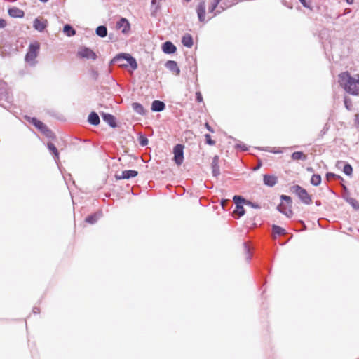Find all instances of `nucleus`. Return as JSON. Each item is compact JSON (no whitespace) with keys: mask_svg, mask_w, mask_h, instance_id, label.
Wrapping results in <instances>:
<instances>
[{"mask_svg":"<svg viewBox=\"0 0 359 359\" xmlns=\"http://www.w3.org/2000/svg\"><path fill=\"white\" fill-rule=\"evenodd\" d=\"M32 311H33V313L34 314L39 313V309L37 308V307H34Z\"/></svg>","mask_w":359,"mask_h":359,"instance_id":"603ef678","label":"nucleus"},{"mask_svg":"<svg viewBox=\"0 0 359 359\" xmlns=\"http://www.w3.org/2000/svg\"><path fill=\"white\" fill-rule=\"evenodd\" d=\"M101 115L104 121L109 124V126L113 128L117 127V123L114 116L107 113H102Z\"/></svg>","mask_w":359,"mask_h":359,"instance_id":"f8f14e48","label":"nucleus"},{"mask_svg":"<svg viewBox=\"0 0 359 359\" xmlns=\"http://www.w3.org/2000/svg\"><path fill=\"white\" fill-rule=\"evenodd\" d=\"M205 139L206 144L213 146L215 144V141L212 140L210 134L205 135Z\"/></svg>","mask_w":359,"mask_h":359,"instance_id":"ea45409f","label":"nucleus"},{"mask_svg":"<svg viewBox=\"0 0 359 359\" xmlns=\"http://www.w3.org/2000/svg\"><path fill=\"white\" fill-rule=\"evenodd\" d=\"M236 149H241V151H246L248 150V147L245 144H243V143L237 144L236 145Z\"/></svg>","mask_w":359,"mask_h":359,"instance_id":"37998d69","label":"nucleus"},{"mask_svg":"<svg viewBox=\"0 0 359 359\" xmlns=\"http://www.w3.org/2000/svg\"><path fill=\"white\" fill-rule=\"evenodd\" d=\"M184 146L181 144H176L173 148V161L177 165H182L184 161Z\"/></svg>","mask_w":359,"mask_h":359,"instance_id":"423d86ee","label":"nucleus"},{"mask_svg":"<svg viewBox=\"0 0 359 359\" xmlns=\"http://www.w3.org/2000/svg\"><path fill=\"white\" fill-rule=\"evenodd\" d=\"M90 74H91L92 78L95 80L98 78V76H99L98 72L95 69H92Z\"/></svg>","mask_w":359,"mask_h":359,"instance_id":"a18cd8bd","label":"nucleus"},{"mask_svg":"<svg viewBox=\"0 0 359 359\" xmlns=\"http://www.w3.org/2000/svg\"><path fill=\"white\" fill-rule=\"evenodd\" d=\"M132 108L134 111L140 115H144L146 111L142 104L138 102H133L132 104Z\"/></svg>","mask_w":359,"mask_h":359,"instance_id":"393cba45","label":"nucleus"},{"mask_svg":"<svg viewBox=\"0 0 359 359\" xmlns=\"http://www.w3.org/2000/svg\"><path fill=\"white\" fill-rule=\"evenodd\" d=\"M47 147L48 150L53 154L55 160L57 161L59 159V151L54 144L48 142Z\"/></svg>","mask_w":359,"mask_h":359,"instance_id":"a878e982","label":"nucleus"},{"mask_svg":"<svg viewBox=\"0 0 359 359\" xmlns=\"http://www.w3.org/2000/svg\"><path fill=\"white\" fill-rule=\"evenodd\" d=\"M138 172L134 170H123L121 175H116L117 180H129L137 176Z\"/></svg>","mask_w":359,"mask_h":359,"instance_id":"9b49d317","label":"nucleus"},{"mask_svg":"<svg viewBox=\"0 0 359 359\" xmlns=\"http://www.w3.org/2000/svg\"><path fill=\"white\" fill-rule=\"evenodd\" d=\"M111 64H118L121 67L130 66L133 70L137 68L136 60L128 53H119L116 55L110 62Z\"/></svg>","mask_w":359,"mask_h":359,"instance_id":"f03ea898","label":"nucleus"},{"mask_svg":"<svg viewBox=\"0 0 359 359\" xmlns=\"http://www.w3.org/2000/svg\"><path fill=\"white\" fill-rule=\"evenodd\" d=\"M300 3L302 4V6L305 8H310V5L306 1V0H299Z\"/></svg>","mask_w":359,"mask_h":359,"instance_id":"de8ad7c7","label":"nucleus"},{"mask_svg":"<svg viewBox=\"0 0 359 359\" xmlns=\"http://www.w3.org/2000/svg\"><path fill=\"white\" fill-rule=\"evenodd\" d=\"M6 26V22L5 20L0 18V28H4Z\"/></svg>","mask_w":359,"mask_h":359,"instance_id":"09e8293b","label":"nucleus"},{"mask_svg":"<svg viewBox=\"0 0 359 359\" xmlns=\"http://www.w3.org/2000/svg\"><path fill=\"white\" fill-rule=\"evenodd\" d=\"M329 130V127L327 126V124H325L322 130L320 131L321 136L324 135L327 130Z\"/></svg>","mask_w":359,"mask_h":359,"instance_id":"49530a36","label":"nucleus"},{"mask_svg":"<svg viewBox=\"0 0 359 359\" xmlns=\"http://www.w3.org/2000/svg\"><path fill=\"white\" fill-rule=\"evenodd\" d=\"M272 232L275 235L278 236L284 235L286 233L285 230L283 228L276 224L272 225Z\"/></svg>","mask_w":359,"mask_h":359,"instance_id":"7c9ffc66","label":"nucleus"},{"mask_svg":"<svg viewBox=\"0 0 359 359\" xmlns=\"http://www.w3.org/2000/svg\"><path fill=\"white\" fill-rule=\"evenodd\" d=\"M116 28L121 29L123 34H128L130 30V25L125 18H121L116 24Z\"/></svg>","mask_w":359,"mask_h":359,"instance_id":"1a4fd4ad","label":"nucleus"},{"mask_svg":"<svg viewBox=\"0 0 359 359\" xmlns=\"http://www.w3.org/2000/svg\"><path fill=\"white\" fill-rule=\"evenodd\" d=\"M291 157H292V160H294V161H297V160L306 161V156L302 151H295V152L292 153Z\"/></svg>","mask_w":359,"mask_h":359,"instance_id":"c756f323","label":"nucleus"},{"mask_svg":"<svg viewBox=\"0 0 359 359\" xmlns=\"http://www.w3.org/2000/svg\"><path fill=\"white\" fill-rule=\"evenodd\" d=\"M161 0H158V2H160ZM160 8V4H157V0H151V15L152 16L156 15V13L158 11Z\"/></svg>","mask_w":359,"mask_h":359,"instance_id":"c85d7f7f","label":"nucleus"},{"mask_svg":"<svg viewBox=\"0 0 359 359\" xmlns=\"http://www.w3.org/2000/svg\"><path fill=\"white\" fill-rule=\"evenodd\" d=\"M138 141H139V144L142 147L147 145L149 143V140H148L147 137L144 135H140L139 136Z\"/></svg>","mask_w":359,"mask_h":359,"instance_id":"e433bc0d","label":"nucleus"},{"mask_svg":"<svg viewBox=\"0 0 359 359\" xmlns=\"http://www.w3.org/2000/svg\"><path fill=\"white\" fill-rule=\"evenodd\" d=\"M88 121L90 124L93 126H97L100 123V119L98 114L96 112L92 111L88 115Z\"/></svg>","mask_w":359,"mask_h":359,"instance_id":"412c9836","label":"nucleus"},{"mask_svg":"<svg viewBox=\"0 0 359 359\" xmlns=\"http://www.w3.org/2000/svg\"><path fill=\"white\" fill-rule=\"evenodd\" d=\"M47 20L42 21L39 18H36L33 22V27L36 30L42 32L47 27Z\"/></svg>","mask_w":359,"mask_h":359,"instance_id":"f3484780","label":"nucleus"},{"mask_svg":"<svg viewBox=\"0 0 359 359\" xmlns=\"http://www.w3.org/2000/svg\"><path fill=\"white\" fill-rule=\"evenodd\" d=\"M8 15L12 18H23L25 13L22 10L17 8V7H12L8 9Z\"/></svg>","mask_w":359,"mask_h":359,"instance_id":"6ab92c4d","label":"nucleus"},{"mask_svg":"<svg viewBox=\"0 0 359 359\" xmlns=\"http://www.w3.org/2000/svg\"><path fill=\"white\" fill-rule=\"evenodd\" d=\"M338 82L348 93L353 95L359 94V75L352 77L348 72H344L339 74Z\"/></svg>","mask_w":359,"mask_h":359,"instance_id":"f257e3e1","label":"nucleus"},{"mask_svg":"<svg viewBox=\"0 0 359 359\" xmlns=\"http://www.w3.org/2000/svg\"><path fill=\"white\" fill-rule=\"evenodd\" d=\"M245 205L255 209L261 208V206L258 203H255L248 200H245Z\"/></svg>","mask_w":359,"mask_h":359,"instance_id":"58836bf2","label":"nucleus"},{"mask_svg":"<svg viewBox=\"0 0 359 359\" xmlns=\"http://www.w3.org/2000/svg\"><path fill=\"white\" fill-rule=\"evenodd\" d=\"M233 201L236 204V208L233 211V213L237 215L238 217L243 216L245 213V211L243 204L245 205V199L241 196L236 195L233 196Z\"/></svg>","mask_w":359,"mask_h":359,"instance_id":"39448f33","label":"nucleus"},{"mask_svg":"<svg viewBox=\"0 0 359 359\" xmlns=\"http://www.w3.org/2000/svg\"><path fill=\"white\" fill-rule=\"evenodd\" d=\"M77 55L81 58L91 59L93 60H96L97 58L96 53L90 48L87 47L81 48L78 51Z\"/></svg>","mask_w":359,"mask_h":359,"instance_id":"0eeeda50","label":"nucleus"},{"mask_svg":"<svg viewBox=\"0 0 359 359\" xmlns=\"http://www.w3.org/2000/svg\"><path fill=\"white\" fill-rule=\"evenodd\" d=\"M165 67L176 75H179L180 74V69L177 65V63L174 60L167 61L165 64Z\"/></svg>","mask_w":359,"mask_h":359,"instance_id":"2eb2a0df","label":"nucleus"},{"mask_svg":"<svg viewBox=\"0 0 359 359\" xmlns=\"http://www.w3.org/2000/svg\"><path fill=\"white\" fill-rule=\"evenodd\" d=\"M205 126L208 130H209L211 133L214 132L212 128L208 123H206Z\"/></svg>","mask_w":359,"mask_h":359,"instance_id":"3c124183","label":"nucleus"},{"mask_svg":"<svg viewBox=\"0 0 359 359\" xmlns=\"http://www.w3.org/2000/svg\"><path fill=\"white\" fill-rule=\"evenodd\" d=\"M301 223L302 224V225L304 226V229H306V226L305 224L304 223V222L301 221Z\"/></svg>","mask_w":359,"mask_h":359,"instance_id":"13d9d810","label":"nucleus"},{"mask_svg":"<svg viewBox=\"0 0 359 359\" xmlns=\"http://www.w3.org/2000/svg\"><path fill=\"white\" fill-rule=\"evenodd\" d=\"M345 102V106H346V109L349 110V109H350V108H349V107H348V104L347 103V101H346V100H345V102Z\"/></svg>","mask_w":359,"mask_h":359,"instance_id":"5fc2aeb1","label":"nucleus"},{"mask_svg":"<svg viewBox=\"0 0 359 359\" xmlns=\"http://www.w3.org/2000/svg\"><path fill=\"white\" fill-rule=\"evenodd\" d=\"M227 203V200H225V199H222V201H221V205L222 206V208H224V204Z\"/></svg>","mask_w":359,"mask_h":359,"instance_id":"864d4df0","label":"nucleus"},{"mask_svg":"<svg viewBox=\"0 0 359 359\" xmlns=\"http://www.w3.org/2000/svg\"><path fill=\"white\" fill-rule=\"evenodd\" d=\"M280 199H281V201H285L289 207L292 206V198L290 196H288L286 195H281Z\"/></svg>","mask_w":359,"mask_h":359,"instance_id":"4c0bfd02","label":"nucleus"},{"mask_svg":"<svg viewBox=\"0 0 359 359\" xmlns=\"http://www.w3.org/2000/svg\"><path fill=\"white\" fill-rule=\"evenodd\" d=\"M63 32L67 36H72L76 34V30L72 27V25L66 24L63 27Z\"/></svg>","mask_w":359,"mask_h":359,"instance_id":"bb28decb","label":"nucleus"},{"mask_svg":"<svg viewBox=\"0 0 359 359\" xmlns=\"http://www.w3.org/2000/svg\"><path fill=\"white\" fill-rule=\"evenodd\" d=\"M39 49L40 45L38 42L32 43L28 47L27 52L25 57V60L31 67H34L37 63L36 58L39 55Z\"/></svg>","mask_w":359,"mask_h":359,"instance_id":"7ed1b4c3","label":"nucleus"},{"mask_svg":"<svg viewBox=\"0 0 359 359\" xmlns=\"http://www.w3.org/2000/svg\"><path fill=\"white\" fill-rule=\"evenodd\" d=\"M95 33L100 37L104 38L107 35V28L104 25H100L96 28Z\"/></svg>","mask_w":359,"mask_h":359,"instance_id":"cd10ccee","label":"nucleus"},{"mask_svg":"<svg viewBox=\"0 0 359 359\" xmlns=\"http://www.w3.org/2000/svg\"><path fill=\"white\" fill-rule=\"evenodd\" d=\"M264 184L269 187H273L278 182V178L274 175H264L263 177Z\"/></svg>","mask_w":359,"mask_h":359,"instance_id":"4468645a","label":"nucleus"},{"mask_svg":"<svg viewBox=\"0 0 359 359\" xmlns=\"http://www.w3.org/2000/svg\"><path fill=\"white\" fill-rule=\"evenodd\" d=\"M205 1L199 0L198 4L196 8V11L198 15L199 22H204L205 21Z\"/></svg>","mask_w":359,"mask_h":359,"instance_id":"6e6552de","label":"nucleus"},{"mask_svg":"<svg viewBox=\"0 0 359 359\" xmlns=\"http://www.w3.org/2000/svg\"><path fill=\"white\" fill-rule=\"evenodd\" d=\"M244 251L246 254V260L249 262L251 259L252 255H250V248L246 243H243Z\"/></svg>","mask_w":359,"mask_h":359,"instance_id":"c9c22d12","label":"nucleus"},{"mask_svg":"<svg viewBox=\"0 0 359 359\" xmlns=\"http://www.w3.org/2000/svg\"><path fill=\"white\" fill-rule=\"evenodd\" d=\"M355 124L357 127L359 128V114L355 115Z\"/></svg>","mask_w":359,"mask_h":359,"instance_id":"8fccbe9b","label":"nucleus"},{"mask_svg":"<svg viewBox=\"0 0 359 359\" xmlns=\"http://www.w3.org/2000/svg\"><path fill=\"white\" fill-rule=\"evenodd\" d=\"M316 205L317 206H320V205H321V202H320V201H316Z\"/></svg>","mask_w":359,"mask_h":359,"instance_id":"6e6d98bb","label":"nucleus"},{"mask_svg":"<svg viewBox=\"0 0 359 359\" xmlns=\"http://www.w3.org/2000/svg\"><path fill=\"white\" fill-rule=\"evenodd\" d=\"M321 183V176L318 174H314L311 176V184L313 186H318Z\"/></svg>","mask_w":359,"mask_h":359,"instance_id":"473e14b6","label":"nucleus"},{"mask_svg":"<svg viewBox=\"0 0 359 359\" xmlns=\"http://www.w3.org/2000/svg\"><path fill=\"white\" fill-rule=\"evenodd\" d=\"M290 189L292 192L294 193L299 197L303 203L306 205L311 203V196L308 194L305 189L302 188L299 185H294L290 188Z\"/></svg>","mask_w":359,"mask_h":359,"instance_id":"20e7f679","label":"nucleus"},{"mask_svg":"<svg viewBox=\"0 0 359 359\" xmlns=\"http://www.w3.org/2000/svg\"><path fill=\"white\" fill-rule=\"evenodd\" d=\"M222 1V0H213L208 8V13H213L216 11L218 5Z\"/></svg>","mask_w":359,"mask_h":359,"instance_id":"2f4dec72","label":"nucleus"},{"mask_svg":"<svg viewBox=\"0 0 359 359\" xmlns=\"http://www.w3.org/2000/svg\"><path fill=\"white\" fill-rule=\"evenodd\" d=\"M39 1L45 3V2H47L48 0H39Z\"/></svg>","mask_w":359,"mask_h":359,"instance_id":"680f3d73","label":"nucleus"},{"mask_svg":"<svg viewBox=\"0 0 359 359\" xmlns=\"http://www.w3.org/2000/svg\"><path fill=\"white\" fill-rule=\"evenodd\" d=\"M326 177L327 180H330V178L342 180L341 177H340L339 175H337L334 173H332V172H327L326 174Z\"/></svg>","mask_w":359,"mask_h":359,"instance_id":"79ce46f5","label":"nucleus"},{"mask_svg":"<svg viewBox=\"0 0 359 359\" xmlns=\"http://www.w3.org/2000/svg\"><path fill=\"white\" fill-rule=\"evenodd\" d=\"M102 213L101 212H95L94 214L90 215L88 217H86L85 221L86 222L94 224H95L98 219L101 217Z\"/></svg>","mask_w":359,"mask_h":359,"instance_id":"4be33fe9","label":"nucleus"},{"mask_svg":"<svg viewBox=\"0 0 359 359\" xmlns=\"http://www.w3.org/2000/svg\"><path fill=\"white\" fill-rule=\"evenodd\" d=\"M196 100L198 102H202L203 100V96H202L201 92H199V91H197L196 93Z\"/></svg>","mask_w":359,"mask_h":359,"instance_id":"c03bdc74","label":"nucleus"},{"mask_svg":"<svg viewBox=\"0 0 359 359\" xmlns=\"http://www.w3.org/2000/svg\"><path fill=\"white\" fill-rule=\"evenodd\" d=\"M162 50L165 53L172 54L176 52L177 48L171 41H165L163 43Z\"/></svg>","mask_w":359,"mask_h":359,"instance_id":"dca6fc26","label":"nucleus"},{"mask_svg":"<svg viewBox=\"0 0 359 359\" xmlns=\"http://www.w3.org/2000/svg\"><path fill=\"white\" fill-rule=\"evenodd\" d=\"M348 203L356 210H359V203L354 198H350Z\"/></svg>","mask_w":359,"mask_h":359,"instance_id":"a19ab883","label":"nucleus"},{"mask_svg":"<svg viewBox=\"0 0 359 359\" xmlns=\"http://www.w3.org/2000/svg\"><path fill=\"white\" fill-rule=\"evenodd\" d=\"M271 152H272V151H271ZM281 151H273V153L274 154H278V153H280Z\"/></svg>","mask_w":359,"mask_h":359,"instance_id":"bf43d9fd","label":"nucleus"},{"mask_svg":"<svg viewBox=\"0 0 359 359\" xmlns=\"http://www.w3.org/2000/svg\"><path fill=\"white\" fill-rule=\"evenodd\" d=\"M165 109V104L160 100H154L151 103V109L152 111L161 112Z\"/></svg>","mask_w":359,"mask_h":359,"instance_id":"a211bd4d","label":"nucleus"},{"mask_svg":"<svg viewBox=\"0 0 359 359\" xmlns=\"http://www.w3.org/2000/svg\"><path fill=\"white\" fill-rule=\"evenodd\" d=\"M25 120H27L29 123L34 125L40 132H42L46 125L43 123L42 121H39L35 117H30L28 116H25Z\"/></svg>","mask_w":359,"mask_h":359,"instance_id":"9d476101","label":"nucleus"},{"mask_svg":"<svg viewBox=\"0 0 359 359\" xmlns=\"http://www.w3.org/2000/svg\"><path fill=\"white\" fill-rule=\"evenodd\" d=\"M212 173L213 177H217L220 175V170L219 165V156H215L212 158L211 163Z\"/></svg>","mask_w":359,"mask_h":359,"instance_id":"ddd939ff","label":"nucleus"},{"mask_svg":"<svg viewBox=\"0 0 359 359\" xmlns=\"http://www.w3.org/2000/svg\"><path fill=\"white\" fill-rule=\"evenodd\" d=\"M346 2H347L348 4H353V0H346Z\"/></svg>","mask_w":359,"mask_h":359,"instance_id":"4d7b16f0","label":"nucleus"},{"mask_svg":"<svg viewBox=\"0 0 359 359\" xmlns=\"http://www.w3.org/2000/svg\"><path fill=\"white\" fill-rule=\"evenodd\" d=\"M182 43L187 48H191L194 43L191 35L185 34L182 38Z\"/></svg>","mask_w":359,"mask_h":359,"instance_id":"5701e85b","label":"nucleus"},{"mask_svg":"<svg viewBox=\"0 0 359 359\" xmlns=\"http://www.w3.org/2000/svg\"><path fill=\"white\" fill-rule=\"evenodd\" d=\"M191 1V0H183V2H187V3H188V2H190Z\"/></svg>","mask_w":359,"mask_h":359,"instance_id":"052dcab7","label":"nucleus"},{"mask_svg":"<svg viewBox=\"0 0 359 359\" xmlns=\"http://www.w3.org/2000/svg\"><path fill=\"white\" fill-rule=\"evenodd\" d=\"M343 172L347 176H351L353 173V168L349 163H346L343 168Z\"/></svg>","mask_w":359,"mask_h":359,"instance_id":"f704fd0d","label":"nucleus"},{"mask_svg":"<svg viewBox=\"0 0 359 359\" xmlns=\"http://www.w3.org/2000/svg\"><path fill=\"white\" fill-rule=\"evenodd\" d=\"M277 209L280 212L285 215L287 217H291L293 215L291 207L287 208V206L283 203L278 205Z\"/></svg>","mask_w":359,"mask_h":359,"instance_id":"aec40b11","label":"nucleus"},{"mask_svg":"<svg viewBox=\"0 0 359 359\" xmlns=\"http://www.w3.org/2000/svg\"><path fill=\"white\" fill-rule=\"evenodd\" d=\"M231 6V4H226L224 0H222V1L218 5L217 8L216 9V11L214 13V15H212V17H215L218 14L223 12L224 10H226L227 8L230 7Z\"/></svg>","mask_w":359,"mask_h":359,"instance_id":"b1692460","label":"nucleus"},{"mask_svg":"<svg viewBox=\"0 0 359 359\" xmlns=\"http://www.w3.org/2000/svg\"><path fill=\"white\" fill-rule=\"evenodd\" d=\"M41 133H43L46 137L49 139L53 140L55 138L54 133L51 130H50L47 126L45 127V129H43Z\"/></svg>","mask_w":359,"mask_h":359,"instance_id":"72a5a7b5","label":"nucleus"}]
</instances>
